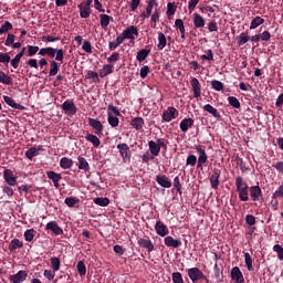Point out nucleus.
I'll return each instance as SVG.
<instances>
[{
    "instance_id": "680f3d73",
    "label": "nucleus",
    "mask_w": 283,
    "mask_h": 283,
    "mask_svg": "<svg viewBox=\"0 0 283 283\" xmlns=\"http://www.w3.org/2000/svg\"><path fill=\"white\" fill-rule=\"evenodd\" d=\"M43 275L46 280H49V282H52V280H54V277H56V272H54L52 270H44Z\"/></svg>"
},
{
    "instance_id": "dca6fc26",
    "label": "nucleus",
    "mask_w": 283,
    "mask_h": 283,
    "mask_svg": "<svg viewBox=\"0 0 283 283\" xmlns=\"http://www.w3.org/2000/svg\"><path fill=\"white\" fill-rule=\"evenodd\" d=\"M158 6V2L156 0H147V7L146 10L140 14V19H149L151 17V10H154V7Z\"/></svg>"
},
{
    "instance_id": "603ef678",
    "label": "nucleus",
    "mask_w": 283,
    "mask_h": 283,
    "mask_svg": "<svg viewBox=\"0 0 283 283\" xmlns=\"http://www.w3.org/2000/svg\"><path fill=\"white\" fill-rule=\"evenodd\" d=\"M80 200L76 197H67L64 200V203L66 205V207H74L76 205H78Z\"/></svg>"
},
{
    "instance_id": "09e8293b",
    "label": "nucleus",
    "mask_w": 283,
    "mask_h": 283,
    "mask_svg": "<svg viewBox=\"0 0 283 283\" xmlns=\"http://www.w3.org/2000/svg\"><path fill=\"white\" fill-rule=\"evenodd\" d=\"M59 74V63L56 61H51V69L49 72V76H56Z\"/></svg>"
},
{
    "instance_id": "473e14b6",
    "label": "nucleus",
    "mask_w": 283,
    "mask_h": 283,
    "mask_svg": "<svg viewBox=\"0 0 283 283\" xmlns=\"http://www.w3.org/2000/svg\"><path fill=\"white\" fill-rule=\"evenodd\" d=\"M85 140L91 143L93 145V147H101V139H98V137L96 135L87 134L85 136Z\"/></svg>"
},
{
    "instance_id": "5701e85b",
    "label": "nucleus",
    "mask_w": 283,
    "mask_h": 283,
    "mask_svg": "<svg viewBox=\"0 0 283 283\" xmlns=\"http://www.w3.org/2000/svg\"><path fill=\"white\" fill-rule=\"evenodd\" d=\"M62 109L66 113V114H76V105H74V102L72 101H65L62 104Z\"/></svg>"
},
{
    "instance_id": "b1692460",
    "label": "nucleus",
    "mask_w": 283,
    "mask_h": 283,
    "mask_svg": "<svg viewBox=\"0 0 283 283\" xmlns=\"http://www.w3.org/2000/svg\"><path fill=\"white\" fill-rule=\"evenodd\" d=\"M220 170L214 169L213 174L210 177V185L212 187V189H218V187L220 186Z\"/></svg>"
},
{
    "instance_id": "37998d69",
    "label": "nucleus",
    "mask_w": 283,
    "mask_h": 283,
    "mask_svg": "<svg viewBox=\"0 0 283 283\" xmlns=\"http://www.w3.org/2000/svg\"><path fill=\"white\" fill-rule=\"evenodd\" d=\"M158 21H160V11L155 10L150 17L151 28L156 29Z\"/></svg>"
},
{
    "instance_id": "ea45409f",
    "label": "nucleus",
    "mask_w": 283,
    "mask_h": 283,
    "mask_svg": "<svg viewBox=\"0 0 283 283\" xmlns=\"http://www.w3.org/2000/svg\"><path fill=\"white\" fill-rule=\"evenodd\" d=\"M250 36L249 33L242 32L238 38H237V43L239 46L245 45V43H249Z\"/></svg>"
},
{
    "instance_id": "13d9d810",
    "label": "nucleus",
    "mask_w": 283,
    "mask_h": 283,
    "mask_svg": "<svg viewBox=\"0 0 283 283\" xmlns=\"http://www.w3.org/2000/svg\"><path fill=\"white\" fill-rule=\"evenodd\" d=\"M21 59H23V53H18L14 59L11 60V65L17 70L19 67V63L21 62Z\"/></svg>"
},
{
    "instance_id": "423d86ee",
    "label": "nucleus",
    "mask_w": 283,
    "mask_h": 283,
    "mask_svg": "<svg viewBox=\"0 0 283 283\" xmlns=\"http://www.w3.org/2000/svg\"><path fill=\"white\" fill-rule=\"evenodd\" d=\"M46 56H50V59H54L55 56V61H60L61 63H63V57H64V52L63 49H54L52 46H48L46 48Z\"/></svg>"
},
{
    "instance_id": "de8ad7c7",
    "label": "nucleus",
    "mask_w": 283,
    "mask_h": 283,
    "mask_svg": "<svg viewBox=\"0 0 283 283\" xmlns=\"http://www.w3.org/2000/svg\"><path fill=\"white\" fill-rule=\"evenodd\" d=\"M228 103L231 105V107H234V109H240V99L235 96H229Z\"/></svg>"
},
{
    "instance_id": "864d4df0",
    "label": "nucleus",
    "mask_w": 283,
    "mask_h": 283,
    "mask_svg": "<svg viewBox=\"0 0 283 283\" xmlns=\"http://www.w3.org/2000/svg\"><path fill=\"white\" fill-rule=\"evenodd\" d=\"M197 163H198V157H196V155H189L186 159V165L188 167H196Z\"/></svg>"
},
{
    "instance_id": "c9c22d12",
    "label": "nucleus",
    "mask_w": 283,
    "mask_h": 283,
    "mask_svg": "<svg viewBox=\"0 0 283 283\" xmlns=\"http://www.w3.org/2000/svg\"><path fill=\"white\" fill-rule=\"evenodd\" d=\"M78 160V169H82V171H90V163H87V159L85 157H77Z\"/></svg>"
},
{
    "instance_id": "6e6d98bb",
    "label": "nucleus",
    "mask_w": 283,
    "mask_h": 283,
    "mask_svg": "<svg viewBox=\"0 0 283 283\" xmlns=\"http://www.w3.org/2000/svg\"><path fill=\"white\" fill-rule=\"evenodd\" d=\"M117 61H120V54L118 52H114L111 56L107 57V63L114 65Z\"/></svg>"
},
{
    "instance_id": "9d476101",
    "label": "nucleus",
    "mask_w": 283,
    "mask_h": 283,
    "mask_svg": "<svg viewBox=\"0 0 283 283\" xmlns=\"http://www.w3.org/2000/svg\"><path fill=\"white\" fill-rule=\"evenodd\" d=\"M117 149L124 160V163H129L132 158V153L129 151V146L127 144H118Z\"/></svg>"
},
{
    "instance_id": "9b49d317",
    "label": "nucleus",
    "mask_w": 283,
    "mask_h": 283,
    "mask_svg": "<svg viewBox=\"0 0 283 283\" xmlns=\"http://www.w3.org/2000/svg\"><path fill=\"white\" fill-rule=\"evenodd\" d=\"M3 179L10 187H14L17 185V177L14 176V172L10 169H4Z\"/></svg>"
},
{
    "instance_id": "1a4fd4ad",
    "label": "nucleus",
    "mask_w": 283,
    "mask_h": 283,
    "mask_svg": "<svg viewBox=\"0 0 283 283\" xmlns=\"http://www.w3.org/2000/svg\"><path fill=\"white\" fill-rule=\"evenodd\" d=\"M28 280V271L20 270L15 274L9 276L11 283H23Z\"/></svg>"
},
{
    "instance_id": "3c124183",
    "label": "nucleus",
    "mask_w": 283,
    "mask_h": 283,
    "mask_svg": "<svg viewBox=\"0 0 283 283\" xmlns=\"http://www.w3.org/2000/svg\"><path fill=\"white\" fill-rule=\"evenodd\" d=\"M77 273L81 275V277L85 276L87 273V268L85 266V263L83 261H80L77 263Z\"/></svg>"
},
{
    "instance_id": "39448f33",
    "label": "nucleus",
    "mask_w": 283,
    "mask_h": 283,
    "mask_svg": "<svg viewBox=\"0 0 283 283\" xmlns=\"http://www.w3.org/2000/svg\"><path fill=\"white\" fill-rule=\"evenodd\" d=\"M164 123H171L175 118H178V109L174 106H169L161 115Z\"/></svg>"
},
{
    "instance_id": "2f4dec72",
    "label": "nucleus",
    "mask_w": 283,
    "mask_h": 283,
    "mask_svg": "<svg viewBox=\"0 0 283 283\" xmlns=\"http://www.w3.org/2000/svg\"><path fill=\"white\" fill-rule=\"evenodd\" d=\"M22 247H23V242H21V240L13 239L9 244V251L11 253H14L17 249H22Z\"/></svg>"
},
{
    "instance_id": "aec40b11",
    "label": "nucleus",
    "mask_w": 283,
    "mask_h": 283,
    "mask_svg": "<svg viewBox=\"0 0 283 283\" xmlns=\"http://www.w3.org/2000/svg\"><path fill=\"white\" fill-rule=\"evenodd\" d=\"M138 245L142 248V249H147V251L149 253H151V251H154V243L151 242V240L149 239H143V238H139L138 241H137Z\"/></svg>"
},
{
    "instance_id": "ddd939ff",
    "label": "nucleus",
    "mask_w": 283,
    "mask_h": 283,
    "mask_svg": "<svg viewBox=\"0 0 283 283\" xmlns=\"http://www.w3.org/2000/svg\"><path fill=\"white\" fill-rule=\"evenodd\" d=\"M230 275L231 280H233L235 283H244V275L242 274V271H240V268H232Z\"/></svg>"
},
{
    "instance_id": "774afa93",
    "label": "nucleus",
    "mask_w": 283,
    "mask_h": 283,
    "mask_svg": "<svg viewBox=\"0 0 283 283\" xmlns=\"http://www.w3.org/2000/svg\"><path fill=\"white\" fill-rule=\"evenodd\" d=\"M36 52H39V46H35V45L28 46V56H34Z\"/></svg>"
},
{
    "instance_id": "a878e982",
    "label": "nucleus",
    "mask_w": 283,
    "mask_h": 283,
    "mask_svg": "<svg viewBox=\"0 0 283 283\" xmlns=\"http://www.w3.org/2000/svg\"><path fill=\"white\" fill-rule=\"evenodd\" d=\"M125 42L124 38L122 34H119L115 41L113 42H108V50H111V52H114V50H116L117 48H119L120 45H123V43Z\"/></svg>"
},
{
    "instance_id": "49530a36",
    "label": "nucleus",
    "mask_w": 283,
    "mask_h": 283,
    "mask_svg": "<svg viewBox=\"0 0 283 283\" xmlns=\"http://www.w3.org/2000/svg\"><path fill=\"white\" fill-rule=\"evenodd\" d=\"M94 203L98 205V207H107L109 205V198L107 197H97L94 199Z\"/></svg>"
},
{
    "instance_id": "a211bd4d",
    "label": "nucleus",
    "mask_w": 283,
    "mask_h": 283,
    "mask_svg": "<svg viewBox=\"0 0 283 283\" xmlns=\"http://www.w3.org/2000/svg\"><path fill=\"white\" fill-rule=\"evenodd\" d=\"M164 244L172 249H178V247H182V241H180V239H174V237H166Z\"/></svg>"
},
{
    "instance_id": "6ab92c4d",
    "label": "nucleus",
    "mask_w": 283,
    "mask_h": 283,
    "mask_svg": "<svg viewBox=\"0 0 283 283\" xmlns=\"http://www.w3.org/2000/svg\"><path fill=\"white\" fill-rule=\"evenodd\" d=\"M250 196L253 202H256L262 198V188H260V186H252L250 188Z\"/></svg>"
},
{
    "instance_id": "338daca9",
    "label": "nucleus",
    "mask_w": 283,
    "mask_h": 283,
    "mask_svg": "<svg viewBox=\"0 0 283 283\" xmlns=\"http://www.w3.org/2000/svg\"><path fill=\"white\" fill-rule=\"evenodd\" d=\"M176 14V6L174 3L169 2L167 4V17H174Z\"/></svg>"
},
{
    "instance_id": "c756f323",
    "label": "nucleus",
    "mask_w": 283,
    "mask_h": 283,
    "mask_svg": "<svg viewBox=\"0 0 283 283\" xmlns=\"http://www.w3.org/2000/svg\"><path fill=\"white\" fill-rule=\"evenodd\" d=\"M175 27L177 28V30H179V32L181 34V39L182 40L187 39V34H186V30H185V22L182 21V19H177L175 21Z\"/></svg>"
},
{
    "instance_id": "79ce46f5",
    "label": "nucleus",
    "mask_w": 283,
    "mask_h": 283,
    "mask_svg": "<svg viewBox=\"0 0 283 283\" xmlns=\"http://www.w3.org/2000/svg\"><path fill=\"white\" fill-rule=\"evenodd\" d=\"M51 266L54 273L61 270V260L56 256L51 258Z\"/></svg>"
},
{
    "instance_id": "4be33fe9",
    "label": "nucleus",
    "mask_w": 283,
    "mask_h": 283,
    "mask_svg": "<svg viewBox=\"0 0 283 283\" xmlns=\"http://www.w3.org/2000/svg\"><path fill=\"white\" fill-rule=\"evenodd\" d=\"M179 127L184 134H187V132H189V129H191V127H193V119L192 118H184L180 122Z\"/></svg>"
},
{
    "instance_id": "f3484780",
    "label": "nucleus",
    "mask_w": 283,
    "mask_h": 283,
    "mask_svg": "<svg viewBox=\"0 0 283 283\" xmlns=\"http://www.w3.org/2000/svg\"><path fill=\"white\" fill-rule=\"evenodd\" d=\"M156 182L159 185V187H164V189H170L171 187V181L166 175H157Z\"/></svg>"
},
{
    "instance_id": "4d7b16f0",
    "label": "nucleus",
    "mask_w": 283,
    "mask_h": 283,
    "mask_svg": "<svg viewBox=\"0 0 283 283\" xmlns=\"http://www.w3.org/2000/svg\"><path fill=\"white\" fill-rule=\"evenodd\" d=\"M172 186L175 187L177 193H182V184H180V177H175Z\"/></svg>"
},
{
    "instance_id": "2eb2a0df",
    "label": "nucleus",
    "mask_w": 283,
    "mask_h": 283,
    "mask_svg": "<svg viewBox=\"0 0 283 283\" xmlns=\"http://www.w3.org/2000/svg\"><path fill=\"white\" fill-rule=\"evenodd\" d=\"M46 176H48L49 180H52L55 189H59V187H61V185L59 184V182H61V179L63 178L61 176V174H57L54 170H50L46 172Z\"/></svg>"
},
{
    "instance_id": "58836bf2",
    "label": "nucleus",
    "mask_w": 283,
    "mask_h": 283,
    "mask_svg": "<svg viewBox=\"0 0 283 283\" xmlns=\"http://www.w3.org/2000/svg\"><path fill=\"white\" fill-rule=\"evenodd\" d=\"M0 83H2V85H12V77L6 74V72L0 71Z\"/></svg>"
},
{
    "instance_id": "0e129e2a",
    "label": "nucleus",
    "mask_w": 283,
    "mask_h": 283,
    "mask_svg": "<svg viewBox=\"0 0 283 283\" xmlns=\"http://www.w3.org/2000/svg\"><path fill=\"white\" fill-rule=\"evenodd\" d=\"M272 198L275 200L277 198H283V182L282 185L273 192Z\"/></svg>"
},
{
    "instance_id": "f704fd0d",
    "label": "nucleus",
    "mask_w": 283,
    "mask_h": 283,
    "mask_svg": "<svg viewBox=\"0 0 283 283\" xmlns=\"http://www.w3.org/2000/svg\"><path fill=\"white\" fill-rule=\"evenodd\" d=\"M158 44L157 48L158 50H165L167 48V36H165V33H158Z\"/></svg>"
},
{
    "instance_id": "393cba45",
    "label": "nucleus",
    "mask_w": 283,
    "mask_h": 283,
    "mask_svg": "<svg viewBox=\"0 0 283 283\" xmlns=\"http://www.w3.org/2000/svg\"><path fill=\"white\" fill-rule=\"evenodd\" d=\"M192 22H193L195 28H197V29L205 28V25H206L205 18H202V15H200V13L192 14Z\"/></svg>"
},
{
    "instance_id": "f03ea898",
    "label": "nucleus",
    "mask_w": 283,
    "mask_h": 283,
    "mask_svg": "<svg viewBox=\"0 0 283 283\" xmlns=\"http://www.w3.org/2000/svg\"><path fill=\"white\" fill-rule=\"evenodd\" d=\"M187 273L192 283L200 282V280H207L205 273L198 268H190Z\"/></svg>"
},
{
    "instance_id": "6e6552de",
    "label": "nucleus",
    "mask_w": 283,
    "mask_h": 283,
    "mask_svg": "<svg viewBox=\"0 0 283 283\" xmlns=\"http://www.w3.org/2000/svg\"><path fill=\"white\" fill-rule=\"evenodd\" d=\"M122 38L125 39H130L132 41H134L136 39V36H138V28H136L135 25H130L128 28H126L122 34Z\"/></svg>"
},
{
    "instance_id": "a18cd8bd",
    "label": "nucleus",
    "mask_w": 283,
    "mask_h": 283,
    "mask_svg": "<svg viewBox=\"0 0 283 283\" xmlns=\"http://www.w3.org/2000/svg\"><path fill=\"white\" fill-rule=\"evenodd\" d=\"M107 122L111 127H118V123H120V120L116 116L112 115V113H107Z\"/></svg>"
},
{
    "instance_id": "7ed1b4c3",
    "label": "nucleus",
    "mask_w": 283,
    "mask_h": 283,
    "mask_svg": "<svg viewBox=\"0 0 283 283\" xmlns=\"http://www.w3.org/2000/svg\"><path fill=\"white\" fill-rule=\"evenodd\" d=\"M94 0H86L85 2H82L78 4V10H80V17L81 19H90L91 14H92V2Z\"/></svg>"
},
{
    "instance_id": "bb28decb",
    "label": "nucleus",
    "mask_w": 283,
    "mask_h": 283,
    "mask_svg": "<svg viewBox=\"0 0 283 283\" xmlns=\"http://www.w3.org/2000/svg\"><path fill=\"white\" fill-rule=\"evenodd\" d=\"M109 74H114V64L108 63L99 71V76L101 78H105V76H109Z\"/></svg>"
},
{
    "instance_id": "e2e57ef3",
    "label": "nucleus",
    "mask_w": 283,
    "mask_h": 283,
    "mask_svg": "<svg viewBox=\"0 0 283 283\" xmlns=\"http://www.w3.org/2000/svg\"><path fill=\"white\" fill-rule=\"evenodd\" d=\"M273 251H274V253H277L279 260H283V247L282 245L275 244L273 247Z\"/></svg>"
},
{
    "instance_id": "cd10ccee",
    "label": "nucleus",
    "mask_w": 283,
    "mask_h": 283,
    "mask_svg": "<svg viewBox=\"0 0 283 283\" xmlns=\"http://www.w3.org/2000/svg\"><path fill=\"white\" fill-rule=\"evenodd\" d=\"M130 125L134 127V129L140 132L145 126V119H143V117H135L132 119Z\"/></svg>"
},
{
    "instance_id": "0eeeda50",
    "label": "nucleus",
    "mask_w": 283,
    "mask_h": 283,
    "mask_svg": "<svg viewBox=\"0 0 283 283\" xmlns=\"http://www.w3.org/2000/svg\"><path fill=\"white\" fill-rule=\"evenodd\" d=\"M196 150L199 154V157L197 160V168L202 169V166L206 165L209 157L207 156V151L205 150V147L197 146Z\"/></svg>"
},
{
    "instance_id": "f8f14e48",
    "label": "nucleus",
    "mask_w": 283,
    "mask_h": 283,
    "mask_svg": "<svg viewBox=\"0 0 283 283\" xmlns=\"http://www.w3.org/2000/svg\"><path fill=\"white\" fill-rule=\"evenodd\" d=\"M191 91L193 92L195 98H200V94L202 92V85H200V81L198 78L192 77L190 81Z\"/></svg>"
},
{
    "instance_id": "69168bd1",
    "label": "nucleus",
    "mask_w": 283,
    "mask_h": 283,
    "mask_svg": "<svg viewBox=\"0 0 283 283\" xmlns=\"http://www.w3.org/2000/svg\"><path fill=\"white\" fill-rule=\"evenodd\" d=\"M172 282L174 283H185V280H182V274L180 272L172 273Z\"/></svg>"
},
{
    "instance_id": "412c9836",
    "label": "nucleus",
    "mask_w": 283,
    "mask_h": 283,
    "mask_svg": "<svg viewBox=\"0 0 283 283\" xmlns=\"http://www.w3.org/2000/svg\"><path fill=\"white\" fill-rule=\"evenodd\" d=\"M46 230L52 231V233H54L55 235H63V229H61V227H59L55 221H50L46 224Z\"/></svg>"
},
{
    "instance_id": "c85d7f7f",
    "label": "nucleus",
    "mask_w": 283,
    "mask_h": 283,
    "mask_svg": "<svg viewBox=\"0 0 283 283\" xmlns=\"http://www.w3.org/2000/svg\"><path fill=\"white\" fill-rule=\"evenodd\" d=\"M111 21H114V18L109 17L108 14H99V23L103 30H107Z\"/></svg>"
},
{
    "instance_id": "5fc2aeb1",
    "label": "nucleus",
    "mask_w": 283,
    "mask_h": 283,
    "mask_svg": "<svg viewBox=\"0 0 283 283\" xmlns=\"http://www.w3.org/2000/svg\"><path fill=\"white\" fill-rule=\"evenodd\" d=\"M34 233H36V231H34V229H29L24 232V240L27 242H32L34 240Z\"/></svg>"
},
{
    "instance_id": "bf43d9fd",
    "label": "nucleus",
    "mask_w": 283,
    "mask_h": 283,
    "mask_svg": "<svg viewBox=\"0 0 283 283\" xmlns=\"http://www.w3.org/2000/svg\"><path fill=\"white\" fill-rule=\"evenodd\" d=\"M212 88L216 90V92H222L224 90V84L222 82L214 80L211 82Z\"/></svg>"
},
{
    "instance_id": "c03bdc74",
    "label": "nucleus",
    "mask_w": 283,
    "mask_h": 283,
    "mask_svg": "<svg viewBox=\"0 0 283 283\" xmlns=\"http://www.w3.org/2000/svg\"><path fill=\"white\" fill-rule=\"evenodd\" d=\"M147 56H149V50L143 49L137 52L136 59L139 63H143V61H145V59H147Z\"/></svg>"
},
{
    "instance_id": "052dcab7",
    "label": "nucleus",
    "mask_w": 283,
    "mask_h": 283,
    "mask_svg": "<svg viewBox=\"0 0 283 283\" xmlns=\"http://www.w3.org/2000/svg\"><path fill=\"white\" fill-rule=\"evenodd\" d=\"M10 30H12V23L6 21L0 28V34H6V32H10Z\"/></svg>"
},
{
    "instance_id": "8fccbe9b",
    "label": "nucleus",
    "mask_w": 283,
    "mask_h": 283,
    "mask_svg": "<svg viewBox=\"0 0 283 283\" xmlns=\"http://www.w3.org/2000/svg\"><path fill=\"white\" fill-rule=\"evenodd\" d=\"M25 156L29 160H32V158L39 156V149H36L35 147H31L25 151Z\"/></svg>"
},
{
    "instance_id": "7c9ffc66",
    "label": "nucleus",
    "mask_w": 283,
    "mask_h": 283,
    "mask_svg": "<svg viewBox=\"0 0 283 283\" xmlns=\"http://www.w3.org/2000/svg\"><path fill=\"white\" fill-rule=\"evenodd\" d=\"M148 147L153 156L160 155V147L158 146L157 142H154V140L148 142Z\"/></svg>"
},
{
    "instance_id": "a19ab883",
    "label": "nucleus",
    "mask_w": 283,
    "mask_h": 283,
    "mask_svg": "<svg viewBox=\"0 0 283 283\" xmlns=\"http://www.w3.org/2000/svg\"><path fill=\"white\" fill-rule=\"evenodd\" d=\"M243 258H244V262L248 271H253V258H251V254L249 252H244Z\"/></svg>"
},
{
    "instance_id": "20e7f679",
    "label": "nucleus",
    "mask_w": 283,
    "mask_h": 283,
    "mask_svg": "<svg viewBox=\"0 0 283 283\" xmlns=\"http://www.w3.org/2000/svg\"><path fill=\"white\" fill-rule=\"evenodd\" d=\"M88 125H90V127H92V129H93L94 134H96V136H103L105 126H103V123L101 122V119L88 117Z\"/></svg>"
},
{
    "instance_id": "e433bc0d",
    "label": "nucleus",
    "mask_w": 283,
    "mask_h": 283,
    "mask_svg": "<svg viewBox=\"0 0 283 283\" xmlns=\"http://www.w3.org/2000/svg\"><path fill=\"white\" fill-rule=\"evenodd\" d=\"M264 23V19L260 15H256L250 24V30H255L258 28H260V25H262Z\"/></svg>"
},
{
    "instance_id": "72a5a7b5",
    "label": "nucleus",
    "mask_w": 283,
    "mask_h": 283,
    "mask_svg": "<svg viewBox=\"0 0 283 283\" xmlns=\"http://www.w3.org/2000/svg\"><path fill=\"white\" fill-rule=\"evenodd\" d=\"M203 111L208 112V114H211L214 118H221L220 113L211 104H206L203 106Z\"/></svg>"
},
{
    "instance_id": "4c0bfd02",
    "label": "nucleus",
    "mask_w": 283,
    "mask_h": 283,
    "mask_svg": "<svg viewBox=\"0 0 283 283\" xmlns=\"http://www.w3.org/2000/svg\"><path fill=\"white\" fill-rule=\"evenodd\" d=\"M72 165H74V160H72L71 158L63 157V158L60 160V167H61L62 169H70V168H72Z\"/></svg>"
},
{
    "instance_id": "4468645a",
    "label": "nucleus",
    "mask_w": 283,
    "mask_h": 283,
    "mask_svg": "<svg viewBox=\"0 0 283 283\" xmlns=\"http://www.w3.org/2000/svg\"><path fill=\"white\" fill-rule=\"evenodd\" d=\"M155 231L157 235H160V238H165V235L169 234V228H167L163 221L156 222Z\"/></svg>"
},
{
    "instance_id": "f257e3e1",
    "label": "nucleus",
    "mask_w": 283,
    "mask_h": 283,
    "mask_svg": "<svg viewBox=\"0 0 283 283\" xmlns=\"http://www.w3.org/2000/svg\"><path fill=\"white\" fill-rule=\"evenodd\" d=\"M237 191L239 193V200L241 202H248L249 200V185L242 177L235 178Z\"/></svg>"
}]
</instances>
